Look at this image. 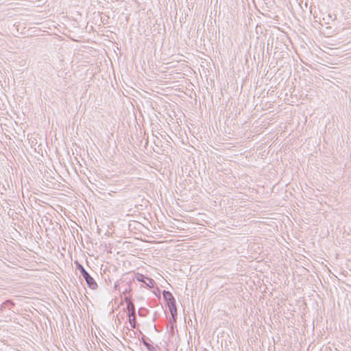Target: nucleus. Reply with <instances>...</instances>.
I'll list each match as a JSON object with an SVG mask.
<instances>
[{
    "instance_id": "nucleus-1",
    "label": "nucleus",
    "mask_w": 351,
    "mask_h": 351,
    "mask_svg": "<svg viewBox=\"0 0 351 351\" xmlns=\"http://www.w3.org/2000/svg\"><path fill=\"white\" fill-rule=\"evenodd\" d=\"M76 269L79 270L80 274L84 278L87 286L93 290L97 289L98 285L95 279L89 274V273L85 269L84 266L80 264L78 261L75 262Z\"/></svg>"
},
{
    "instance_id": "nucleus-2",
    "label": "nucleus",
    "mask_w": 351,
    "mask_h": 351,
    "mask_svg": "<svg viewBox=\"0 0 351 351\" xmlns=\"http://www.w3.org/2000/svg\"><path fill=\"white\" fill-rule=\"evenodd\" d=\"M136 280L138 282H141L143 284V286L148 288V289H152L156 285V282L154 279L146 276L143 274H138L136 276Z\"/></svg>"
},
{
    "instance_id": "nucleus-3",
    "label": "nucleus",
    "mask_w": 351,
    "mask_h": 351,
    "mask_svg": "<svg viewBox=\"0 0 351 351\" xmlns=\"http://www.w3.org/2000/svg\"><path fill=\"white\" fill-rule=\"evenodd\" d=\"M128 311V317L129 319V322L130 326L133 328H136L137 326L136 322V308L134 304H130L129 308H126Z\"/></svg>"
},
{
    "instance_id": "nucleus-4",
    "label": "nucleus",
    "mask_w": 351,
    "mask_h": 351,
    "mask_svg": "<svg viewBox=\"0 0 351 351\" xmlns=\"http://www.w3.org/2000/svg\"><path fill=\"white\" fill-rule=\"evenodd\" d=\"M162 296H163L164 300L166 302V305L168 307L176 305V299L173 297V294L170 291L164 290L162 291Z\"/></svg>"
},
{
    "instance_id": "nucleus-5",
    "label": "nucleus",
    "mask_w": 351,
    "mask_h": 351,
    "mask_svg": "<svg viewBox=\"0 0 351 351\" xmlns=\"http://www.w3.org/2000/svg\"><path fill=\"white\" fill-rule=\"evenodd\" d=\"M141 341L143 343L145 347L148 351H155V348L151 345L146 340L145 337L143 335V337L141 339Z\"/></svg>"
},
{
    "instance_id": "nucleus-6",
    "label": "nucleus",
    "mask_w": 351,
    "mask_h": 351,
    "mask_svg": "<svg viewBox=\"0 0 351 351\" xmlns=\"http://www.w3.org/2000/svg\"><path fill=\"white\" fill-rule=\"evenodd\" d=\"M168 308H169V311L171 313L173 321L176 322V319H177V316H178L176 305L173 306H170V307H168Z\"/></svg>"
},
{
    "instance_id": "nucleus-7",
    "label": "nucleus",
    "mask_w": 351,
    "mask_h": 351,
    "mask_svg": "<svg viewBox=\"0 0 351 351\" xmlns=\"http://www.w3.org/2000/svg\"><path fill=\"white\" fill-rule=\"evenodd\" d=\"M14 306V303L12 300H7L1 304L0 311H3V308H5L6 307H9L10 308V307Z\"/></svg>"
},
{
    "instance_id": "nucleus-8",
    "label": "nucleus",
    "mask_w": 351,
    "mask_h": 351,
    "mask_svg": "<svg viewBox=\"0 0 351 351\" xmlns=\"http://www.w3.org/2000/svg\"><path fill=\"white\" fill-rule=\"evenodd\" d=\"M337 16L335 14H328L327 16V18H323V20L326 21V23H329L330 21H335L336 19Z\"/></svg>"
},
{
    "instance_id": "nucleus-9",
    "label": "nucleus",
    "mask_w": 351,
    "mask_h": 351,
    "mask_svg": "<svg viewBox=\"0 0 351 351\" xmlns=\"http://www.w3.org/2000/svg\"><path fill=\"white\" fill-rule=\"evenodd\" d=\"M147 312H148L147 309L142 307L138 309V313L139 316L145 317V316H146Z\"/></svg>"
},
{
    "instance_id": "nucleus-10",
    "label": "nucleus",
    "mask_w": 351,
    "mask_h": 351,
    "mask_svg": "<svg viewBox=\"0 0 351 351\" xmlns=\"http://www.w3.org/2000/svg\"><path fill=\"white\" fill-rule=\"evenodd\" d=\"M125 302L127 304V307L126 308H129L130 307V304H134V303L131 300V297H125Z\"/></svg>"
},
{
    "instance_id": "nucleus-11",
    "label": "nucleus",
    "mask_w": 351,
    "mask_h": 351,
    "mask_svg": "<svg viewBox=\"0 0 351 351\" xmlns=\"http://www.w3.org/2000/svg\"><path fill=\"white\" fill-rule=\"evenodd\" d=\"M170 333L171 334V335H173V334H174V326H173V324H171V326H170Z\"/></svg>"
},
{
    "instance_id": "nucleus-12",
    "label": "nucleus",
    "mask_w": 351,
    "mask_h": 351,
    "mask_svg": "<svg viewBox=\"0 0 351 351\" xmlns=\"http://www.w3.org/2000/svg\"><path fill=\"white\" fill-rule=\"evenodd\" d=\"M128 292H130V290L125 289V291L123 292V293H128Z\"/></svg>"
},
{
    "instance_id": "nucleus-13",
    "label": "nucleus",
    "mask_w": 351,
    "mask_h": 351,
    "mask_svg": "<svg viewBox=\"0 0 351 351\" xmlns=\"http://www.w3.org/2000/svg\"><path fill=\"white\" fill-rule=\"evenodd\" d=\"M128 292H130V290L125 289V291L123 292V293H128Z\"/></svg>"
},
{
    "instance_id": "nucleus-14",
    "label": "nucleus",
    "mask_w": 351,
    "mask_h": 351,
    "mask_svg": "<svg viewBox=\"0 0 351 351\" xmlns=\"http://www.w3.org/2000/svg\"><path fill=\"white\" fill-rule=\"evenodd\" d=\"M307 5H308V4H307V3L306 2V3H305V5H304V7H307Z\"/></svg>"
}]
</instances>
